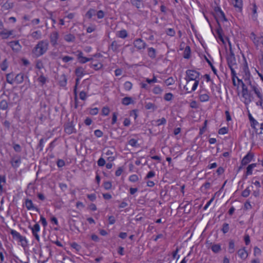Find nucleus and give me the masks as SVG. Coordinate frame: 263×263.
<instances>
[{
    "mask_svg": "<svg viewBox=\"0 0 263 263\" xmlns=\"http://www.w3.org/2000/svg\"><path fill=\"white\" fill-rule=\"evenodd\" d=\"M186 85L184 87L188 93L195 91L199 85L200 73L195 70L188 69L185 72Z\"/></svg>",
    "mask_w": 263,
    "mask_h": 263,
    "instance_id": "nucleus-1",
    "label": "nucleus"
},
{
    "mask_svg": "<svg viewBox=\"0 0 263 263\" xmlns=\"http://www.w3.org/2000/svg\"><path fill=\"white\" fill-rule=\"evenodd\" d=\"M49 42L47 40L39 41L32 50V53L36 57L45 54L48 50Z\"/></svg>",
    "mask_w": 263,
    "mask_h": 263,
    "instance_id": "nucleus-2",
    "label": "nucleus"
},
{
    "mask_svg": "<svg viewBox=\"0 0 263 263\" xmlns=\"http://www.w3.org/2000/svg\"><path fill=\"white\" fill-rule=\"evenodd\" d=\"M134 46L138 50H141L145 49L147 45L141 39H136L134 42Z\"/></svg>",
    "mask_w": 263,
    "mask_h": 263,
    "instance_id": "nucleus-3",
    "label": "nucleus"
},
{
    "mask_svg": "<svg viewBox=\"0 0 263 263\" xmlns=\"http://www.w3.org/2000/svg\"><path fill=\"white\" fill-rule=\"evenodd\" d=\"M227 62L229 67H236V61L235 55L232 51L228 55Z\"/></svg>",
    "mask_w": 263,
    "mask_h": 263,
    "instance_id": "nucleus-4",
    "label": "nucleus"
},
{
    "mask_svg": "<svg viewBox=\"0 0 263 263\" xmlns=\"http://www.w3.org/2000/svg\"><path fill=\"white\" fill-rule=\"evenodd\" d=\"M242 96L245 99L246 104L247 105L252 101L251 93L249 91L248 88L242 90Z\"/></svg>",
    "mask_w": 263,
    "mask_h": 263,
    "instance_id": "nucleus-5",
    "label": "nucleus"
},
{
    "mask_svg": "<svg viewBox=\"0 0 263 263\" xmlns=\"http://www.w3.org/2000/svg\"><path fill=\"white\" fill-rule=\"evenodd\" d=\"M64 130L66 133L68 135H70L72 133H76L77 132V130L74 128V125L72 122L67 123L65 125Z\"/></svg>",
    "mask_w": 263,
    "mask_h": 263,
    "instance_id": "nucleus-6",
    "label": "nucleus"
},
{
    "mask_svg": "<svg viewBox=\"0 0 263 263\" xmlns=\"http://www.w3.org/2000/svg\"><path fill=\"white\" fill-rule=\"evenodd\" d=\"M246 76L247 77L245 79V81L248 85L250 86L251 91H253L255 93L259 89H260V88L258 86V85L255 83H252L250 79L247 77V75Z\"/></svg>",
    "mask_w": 263,
    "mask_h": 263,
    "instance_id": "nucleus-7",
    "label": "nucleus"
},
{
    "mask_svg": "<svg viewBox=\"0 0 263 263\" xmlns=\"http://www.w3.org/2000/svg\"><path fill=\"white\" fill-rule=\"evenodd\" d=\"M29 228L31 229L32 233L33 236L35 237V239L39 241L40 239V236L37 234V232H39L40 230V227L39 224L36 223L33 227L29 226Z\"/></svg>",
    "mask_w": 263,
    "mask_h": 263,
    "instance_id": "nucleus-8",
    "label": "nucleus"
},
{
    "mask_svg": "<svg viewBox=\"0 0 263 263\" xmlns=\"http://www.w3.org/2000/svg\"><path fill=\"white\" fill-rule=\"evenodd\" d=\"M59 35L58 32L54 31L52 32L50 35V41L51 45L55 46L57 44V41L59 39Z\"/></svg>",
    "mask_w": 263,
    "mask_h": 263,
    "instance_id": "nucleus-9",
    "label": "nucleus"
},
{
    "mask_svg": "<svg viewBox=\"0 0 263 263\" xmlns=\"http://www.w3.org/2000/svg\"><path fill=\"white\" fill-rule=\"evenodd\" d=\"M217 27L216 29V33L218 36V38L219 40L224 43V39L223 38V30L222 29L219 23L218 20L217 19Z\"/></svg>",
    "mask_w": 263,
    "mask_h": 263,
    "instance_id": "nucleus-10",
    "label": "nucleus"
},
{
    "mask_svg": "<svg viewBox=\"0 0 263 263\" xmlns=\"http://www.w3.org/2000/svg\"><path fill=\"white\" fill-rule=\"evenodd\" d=\"M253 154L251 153H248L241 160V165H246L248 164L253 159Z\"/></svg>",
    "mask_w": 263,
    "mask_h": 263,
    "instance_id": "nucleus-11",
    "label": "nucleus"
},
{
    "mask_svg": "<svg viewBox=\"0 0 263 263\" xmlns=\"http://www.w3.org/2000/svg\"><path fill=\"white\" fill-rule=\"evenodd\" d=\"M25 205L28 210H34L36 211H39V209L34 206L32 200L30 199H26L25 202Z\"/></svg>",
    "mask_w": 263,
    "mask_h": 263,
    "instance_id": "nucleus-12",
    "label": "nucleus"
},
{
    "mask_svg": "<svg viewBox=\"0 0 263 263\" xmlns=\"http://www.w3.org/2000/svg\"><path fill=\"white\" fill-rule=\"evenodd\" d=\"M250 9L252 12V19L255 21L257 18V7L255 3H253L252 4V7L250 8Z\"/></svg>",
    "mask_w": 263,
    "mask_h": 263,
    "instance_id": "nucleus-13",
    "label": "nucleus"
},
{
    "mask_svg": "<svg viewBox=\"0 0 263 263\" xmlns=\"http://www.w3.org/2000/svg\"><path fill=\"white\" fill-rule=\"evenodd\" d=\"M13 30H8L7 29H4L2 31L0 32V36L2 39H7L11 35H13Z\"/></svg>",
    "mask_w": 263,
    "mask_h": 263,
    "instance_id": "nucleus-14",
    "label": "nucleus"
},
{
    "mask_svg": "<svg viewBox=\"0 0 263 263\" xmlns=\"http://www.w3.org/2000/svg\"><path fill=\"white\" fill-rule=\"evenodd\" d=\"M121 46V45L119 44L116 41H114L111 43L109 48L112 51L117 53L119 52V48Z\"/></svg>",
    "mask_w": 263,
    "mask_h": 263,
    "instance_id": "nucleus-15",
    "label": "nucleus"
},
{
    "mask_svg": "<svg viewBox=\"0 0 263 263\" xmlns=\"http://www.w3.org/2000/svg\"><path fill=\"white\" fill-rule=\"evenodd\" d=\"M17 241H18L21 246L25 248L27 247L28 242L25 237L21 236L19 233H17Z\"/></svg>",
    "mask_w": 263,
    "mask_h": 263,
    "instance_id": "nucleus-16",
    "label": "nucleus"
},
{
    "mask_svg": "<svg viewBox=\"0 0 263 263\" xmlns=\"http://www.w3.org/2000/svg\"><path fill=\"white\" fill-rule=\"evenodd\" d=\"M232 4L234 7L237 9L239 12L241 11L242 8V0H233Z\"/></svg>",
    "mask_w": 263,
    "mask_h": 263,
    "instance_id": "nucleus-17",
    "label": "nucleus"
},
{
    "mask_svg": "<svg viewBox=\"0 0 263 263\" xmlns=\"http://www.w3.org/2000/svg\"><path fill=\"white\" fill-rule=\"evenodd\" d=\"M7 81L8 83L12 84L16 80V75L13 73H10L7 74Z\"/></svg>",
    "mask_w": 263,
    "mask_h": 263,
    "instance_id": "nucleus-18",
    "label": "nucleus"
},
{
    "mask_svg": "<svg viewBox=\"0 0 263 263\" xmlns=\"http://www.w3.org/2000/svg\"><path fill=\"white\" fill-rule=\"evenodd\" d=\"M75 73L77 77L81 78L85 74V71L83 67H78L75 70Z\"/></svg>",
    "mask_w": 263,
    "mask_h": 263,
    "instance_id": "nucleus-19",
    "label": "nucleus"
},
{
    "mask_svg": "<svg viewBox=\"0 0 263 263\" xmlns=\"http://www.w3.org/2000/svg\"><path fill=\"white\" fill-rule=\"evenodd\" d=\"M12 106V103L8 104L7 101L2 100L0 102V108L2 110H6L8 108H10Z\"/></svg>",
    "mask_w": 263,
    "mask_h": 263,
    "instance_id": "nucleus-20",
    "label": "nucleus"
},
{
    "mask_svg": "<svg viewBox=\"0 0 263 263\" xmlns=\"http://www.w3.org/2000/svg\"><path fill=\"white\" fill-rule=\"evenodd\" d=\"M147 54L149 58L154 59L156 57V50L153 47L147 48Z\"/></svg>",
    "mask_w": 263,
    "mask_h": 263,
    "instance_id": "nucleus-21",
    "label": "nucleus"
},
{
    "mask_svg": "<svg viewBox=\"0 0 263 263\" xmlns=\"http://www.w3.org/2000/svg\"><path fill=\"white\" fill-rule=\"evenodd\" d=\"M237 254L238 256L242 259H245L248 257V253L245 248L239 249Z\"/></svg>",
    "mask_w": 263,
    "mask_h": 263,
    "instance_id": "nucleus-22",
    "label": "nucleus"
},
{
    "mask_svg": "<svg viewBox=\"0 0 263 263\" xmlns=\"http://www.w3.org/2000/svg\"><path fill=\"white\" fill-rule=\"evenodd\" d=\"M30 36L34 40H39L42 37V33L40 30L33 31L30 34Z\"/></svg>",
    "mask_w": 263,
    "mask_h": 263,
    "instance_id": "nucleus-23",
    "label": "nucleus"
},
{
    "mask_svg": "<svg viewBox=\"0 0 263 263\" xmlns=\"http://www.w3.org/2000/svg\"><path fill=\"white\" fill-rule=\"evenodd\" d=\"M134 101L131 97H126L122 99V103L124 105H128L133 103Z\"/></svg>",
    "mask_w": 263,
    "mask_h": 263,
    "instance_id": "nucleus-24",
    "label": "nucleus"
},
{
    "mask_svg": "<svg viewBox=\"0 0 263 263\" xmlns=\"http://www.w3.org/2000/svg\"><path fill=\"white\" fill-rule=\"evenodd\" d=\"M64 39L67 42H73L75 41L76 37L74 35L69 33L66 34L64 36Z\"/></svg>",
    "mask_w": 263,
    "mask_h": 263,
    "instance_id": "nucleus-25",
    "label": "nucleus"
},
{
    "mask_svg": "<svg viewBox=\"0 0 263 263\" xmlns=\"http://www.w3.org/2000/svg\"><path fill=\"white\" fill-rule=\"evenodd\" d=\"M117 36L122 39H125L128 36V33L126 30H122L118 31L117 33Z\"/></svg>",
    "mask_w": 263,
    "mask_h": 263,
    "instance_id": "nucleus-26",
    "label": "nucleus"
},
{
    "mask_svg": "<svg viewBox=\"0 0 263 263\" xmlns=\"http://www.w3.org/2000/svg\"><path fill=\"white\" fill-rule=\"evenodd\" d=\"M191 55V48L189 46H187L185 47L184 53H183V58L186 59H188L190 58Z\"/></svg>",
    "mask_w": 263,
    "mask_h": 263,
    "instance_id": "nucleus-27",
    "label": "nucleus"
},
{
    "mask_svg": "<svg viewBox=\"0 0 263 263\" xmlns=\"http://www.w3.org/2000/svg\"><path fill=\"white\" fill-rule=\"evenodd\" d=\"M256 163H252L249 165L247 168L246 175H250L252 174V170L256 166Z\"/></svg>",
    "mask_w": 263,
    "mask_h": 263,
    "instance_id": "nucleus-28",
    "label": "nucleus"
},
{
    "mask_svg": "<svg viewBox=\"0 0 263 263\" xmlns=\"http://www.w3.org/2000/svg\"><path fill=\"white\" fill-rule=\"evenodd\" d=\"M210 97L208 93H200L199 95V99L201 102H206L209 100Z\"/></svg>",
    "mask_w": 263,
    "mask_h": 263,
    "instance_id": "nucleus-29",
    "label": "nucleus"
},
{
    "mask_svg": "<svg viewBox=\"0 0 263 263\" xmlns=\"http://www.w3.org/2000/svg\"><path fill=\"white\" fill-rule=\"evenodd\" d=\"M153 92L155 95H161L163 89L159 86H156L152 90Z\"/></svg>",
    "mask_w": 263,
    "mask_h": 263,
    "instance_id": "nucleus-30",
    "label": "nucleus"
},
{
    "mask_svg": "<svg viewBox=\"0 0 263 263\" xmlns=\"http://www.w3.org/2000/svg\"><path fill=\"white\" fill-rule=\"evenodd\" d=\"M212 251L215 253L219 252L221 250V246L219 244H215L211 247Z\"/></svg>",
    "mask_w": 263,
    "mask_h": 263,
    "instance_id": "nucleus-31",
    "label": "nucleus"
},
{
    "mask_svg": "<svg viewBox=\"0 0 263 263\" xmlns=\"http://www.w3.org/2000/svg\"><path fill=\"white\" fill-rule=\"evenodd\" d=\"M235 245L234 241L233 240H231L229 242V252L230 253H233L234 252L235 249Z\"/></svg>",
    "mask_w": 263,
    "mask_h": 263,
    "instance_id": "nucleus-32",
    "label": "nucleus"
},
{
    "mask_svg": "<svg viewBox=\"0 0 263 263\" xmlns=\"http://www.w3.org/2000/svg\"><path fill=\"white\" fill-rule=\"evenodd\" d=\"M145 107L146 109H152L153 110H155L157 108L155 104L151 102L146 103Z\"/></svg>",
    "mask_w": 263,
    "mask_h": 263,
    "instance_id": "nucleus-33",
    "label": "nucleus"
},
{
    "mask_svg": "<svg viewBox=\"0 0 263 263\" xmlns=\"http://www.w3.org/2000/svg\"><path fill=\"white\" fill-rule=\"evenodd\" d=\"M249 119L251 122V126L252 127H255V125L258 124L257 121L253 118L250 113L249 114Z\"/></svg>",
    "mask_w": 263,
    "mask_h": 263,
    "instance_id": "nucleus-34",
    "label": "nucleus"
},
{
    "mask_svg": "<svg viewBox=\"0 0 263 263\" xmlns=\"http://www.w3.org/2000/svg\"><path fill=\"white\" fill-rule=\"evenodd\" d=\"M216 16L219 19H221L223 21H226V22L228 21V20L226 18L225 14H224V12L222 11V10L219 13H218L217 14H216Z\"/></svg>",
    "mask_w": 263,
    "mask_h": 263,
    "instance_id": "nucleus-35",
    "label": "nucleus"
},
{
    "mask_svg": "<svg viewBox=\"0 0 263 263\" xmlns=\"http://www.w3.org/2000/svg\"><path fill=\"white\" fill-rule=\"evenodd\" d=\"M132 87L133 84L129 81H126L124 84V88L127 91L130 90L132 88Z\"/></svg>",
    "mask_w": 263,
    "mask_h": 263,
    "instance_id": "nucleus-36",
    "label": "nucleus"
},
{
    "mask_svg": "<svg viewBox=\"0 0 263 263\" xmlns=\"http://www.w3.org/2000/svg\"><path fill=\"white\" fill-rule=\"evenodd\" d=\"M157 123V126H160L161 125H165L166 123V120L165 118H162L161 119H158L156 121Z\"/></svg>",
    "mask_w": 263,
    "mask_h": 263,
    "instance_id": "nucleus-37",
    "label": "nucleus"
},
{
    "mask_svg": "<svg viewBox=\"0 0 263 263\" xmlns=\"http://www.w3.org/2000/svg\"><path fill=\"white\" fill-rule=\"evenodd\" d=\"M130 3L133 6H135L138 9L140 8V6H141V1L140 0H130Z\"/></svg>",
    "mask_w": 263,
    "mask_h": 263,
    "instance_id": "nucleus-38",
    "label": "nucleus"
},
{
    "mask_svg": "<svg viewBox=\"0 0 263 263\" xmlns=\"http://www.w3.org/2000/svg\"><path fill=\"white\" fill-rule=\"evenodd\" d=\"M0 67L3 71H5L8 67L7 59H5L0 64Z\"/></svg>",
    "mask_w": 263,
    "mask_h": 263,
    "instance_id": "nucleus-39",
    "label": "nucleus"
},
{
    "mask_svg": "<svg viewBox=\"0 0 263 263\" xmlns=\"http://www.w3.org/2000/svg\"><path fill=\"white\" fill-rule=\"evenodd\" d=\"M229 225L227 223H224L222 225L221 231L224 234L228 233L229 231Z\"/></svg>",
    "mask_w": 263,
    "mask_h": 263,
    "instance_id": "nucleus-40",
    "label": "nucleus"
},
{
    "mask_svg": "<svg viewBox=\"0 0 263 263\" xmlns=\"http://www.w3.org/2000/svg\"><path fill=\"white\" fill-rule=\"evenodd\" d=\"M96 10L93 9H90L86 13V15L91 18L93 15L95 14Z\"/></svg>",
    "mask_w": 263,
    "mask_h": 263,
    "instance_id": "nucleus-41",
    "label": "nucleus"
},
{
    "mask_svg": "<svg viewBox=\"0 0 263 263\" xmlns=\"http://www.w3.org/2000/svg\"><path fill=\"white\" fill-rule=\"evenodd\" d=\"M165 32L167 35L174 36L175 34V31L173 28H168L166 30Z\"/></svg>",
    "mask_w": 263,
    "mask_h": 263,
    "instance_id": "nucleus-42",
    "label": "nucleus"
},
{
    "mask_svg": "<svg viewBox=\"0 0 263 263\" xmlns=\"http://www.w3.org/2000/svg\"><path fill=\"white\" fill-rule=\"evenodd\" d=\"M102 64L100 63H91L90 65V67L93 68L95 70H99L102 67Z\"/></svg>",
    "mask_w": 263,
    "mask_h": 263,
    "instance_id": "nucleus-43",
    "label": "nucleus"
},
{
    "mask_svg": "<svg viewBox=\"0 0 263 263\" xmlns=\"http://www.w3.org/2000/svg\"><path fill=\"white\" fill-rule=\"evenodd\" d=\"M250 192L251 191L249 189V187H248L244 191H242L241 195L243 197H247L250 195Z\"/></svg>",
    "mask_w": 263,
    "mask_h": 263,
    "instance_id": "nucleus-44",
    "label": "nucleus"
},
{
    "mask_svg": "<svg viewBox=\"0 0 263 263\" xmlns=\"http://www.w3.org/2000/svg\"><path fill=\"white\" fill-rule=\"evenodd\" d=\"M92 60V58H88L83 57L79 60V62L82 64H84L87 62L91 61Z\"/></svg>",
    "mask_w": 263,
    "mask_h": 263,
    "instance_id": "nucleus-45",
    "label": "nucleus"
},
{
    "mask_svg": "<svg viewBox=\"0 0 263 263\" xmlns=\"http://www.w3.org/2000/svg\"><path fill=\"white\" fill-rule=\"evenodd\" d=\"M103 186L106 190H110L112 187V184L110 181H106L103 183Z\"/></svg>",
    "mask_w": 263,
    "mask_h": 263,
    "instance_id": "nucleus-46",
    "label": "nucleus"
},
{
    "mask_svg": "<svg viewBox=\"0 0 263 263\" xmlns=\"http://www.w3.org/2000/svg\"><path fill=\"white\" fill-rule=\"evenodd\" d=\"M174 82L175 81L172 77H170L165 81V83L167 86L173 85Z\"/></svg>",
    "mask_w": 263,
    "mask_h": 263,
    "instance_id": "nucleus-47",
    "label": "nucleus"
},
{
    "mask_svg": "<svg viewBox=\"0 0 263 263\" xmlns=\"http://www.w3.org/2000/svg\"><path fill=\"white\" fill-rule=\"evenodd\" d=\"M71 247L77 252H79L81 249V247L76 242H72L71 244Z\"/></svg>",
    "mask_w": 263,
    "mask_h": 263,
    "instance_id": "nucleus-48",
    "label": "nucleus"
},
{
    "mask_svg": "<svg viewBox=\"0 0 263 263\" xmlns=\"http://www.w3.org/2000/svg\"><path fill=\"white\" fill-rule=\"evenodd\" d=\"M173 97V95L172 93H170V92L167 93L164 95V99L165 101H170L172 100Z\"/></svg>",
    "mask_w": 263,
    "mask_h": 263,
    "instance_id": "nucleus-49",
    "label": "nucleus"
},
{
    "mask_svg": "<svg viewBox=\"0 0 263 263\" xmlns=\"http://www.w3.org/2000/svg\"><path fill=\"white\" fill-rule=\"evenodd\" d=\"M139 178L137 175H132L129 176V180L132 182H136L138 181Z\"/></svg>",
    "mask_w": 263,
    "mask_h": 263,
    "instance_id": "nucleus-50",
    "label": "nucleus"
},
{
    "mask_svg": "<svg viewBox=\"0 0 263 263\" xmlns=\"http://www.w3.org/2000/svg\"><path fill=\"white\" fill-rule=\"evenodd\" d=\"M137 143V140L135 139H131L128 141L129 144L133 147H137L138 145Z\"/></svg>",
    "mask_w": 263,
    "mask_h": 263,
    "instance_id": "nucleus-51",
    "label": "nucleus"
},
{
    "mask_svg": "<svg viewBox=\"0 0 263 263\" xmlns=\"http://www.w3.org/2000/svg\"><path fill=\"white\" fill-rule=\"evenodd\" d=\"M7 232L11 233L13 238L16 237V231L15 230L8 227Z\"/></svg>",
    "mask_w": 263,
    "mask_h": 263,
    "instance_id": "nucleus-52",
    "label": "nucleus"
},
{
    "mask_svg": "<svg viewBox=\"0 0 263 263\" xmlns=\"http://www.w3.org/2000/svg\"><path fill=\"white\" fill-rule=\"evenodd\" d=\"M43 64L42 61L37 60L36 62L35 67L39 69H41L43 68Z\"/></svg>",
    "mask_w": 263,
    "mask_h": 263,
    "instance_id": "nucleus-53",
    "label": "nucleus"
},
{
    "mask_svg": "<svg viewBox=\"0 0 263 263\" xmlns=\"http://www.w3.org/2000/svg\"><path fill=\"white\" fill-rule=\"evenodd\" d=\"M102 115L107 116L109 113V109L108 107H104L102 109Z\"/></svg>",
    "mask_w": 263,
    "mask_h": 263,
    "instance_id": "nucleus-54",
    "label": "nucleus"
},
{
    "mask_svg": "<svg viewBox=\"0 0 263 263\" xmlns=\"http://www.w3.org/2000/svg\"><path fill=\"white\" fill-rule=\"evenodd\" d=\"M62 61L65 63H67L70 61H72L73 60V58L69 56H64L62 58Z\"/></svg>",
    "mask_w": 263,
    "mask_h": 263,
    "instance_id": "nucleus-55",
    "label": "nucleus"
},
{
    "mask_svg": "<svg viewBox=\"0 0 263 263\" xmlns=\"http://www.w3.org/2000/svg\"><path fill=\"white\" fill-rule=\"evenodd\" d=\"M157 81H158L157 79L155 76H153V78L152 79H149L148 78H147L146 79V82L148 84H151L153 83H156V82H157Z\"/></svg>",
    "mask_w": 263,
    "mask_h": 263,
    "instance_id": "nucleus-56",
    "label": "nucleus"
},
{
    "mask_svg": "<svg viewBox=\"0 0 263 263\" xmlns=\"http://www.w3.org/2000/svg\"><path fill=\"white\" fill-rule=\"evenodd\" d=\"M97 163L99 166H103L105 164V160L104 158L101 157L98 160Z\"/></svg>",
    "mask_w": 263,
    "mask_h": 263,
    "instance_id": "nucleus-57",
    "label": "nucleus"
},
{
    "mask_svg": "<svg viewBox=\"0 0 263 263\" xmlns=\"http://www.w3.org/2000/svg\"><path fill=\"white\" fill-rule=\"evenodd\" d=\"M228 129L227 127H222L219 129L218 134L220 135H224L228 133Z\"/></svg>",
    "mask_w": 263,
    "mask_h": 263,
    "instance_id": "nucleus-58",
    "label": "nucleus"
},
{
    "mask_svg": "<svg viewBox=\"0 0 263 263\" xmlns=\"http://www.w3.org/2000/svg\"><path fill=\"white\" fill-rule=\"evenodd\" d=\"M57 164L59 167H62L65 165V161L62 159H58Z\"/></svg>",
    "mask_w": 263,
    "mask_h": 263,
    "instance_id": "nucleus-59",
    "label": "nucleus"
},
{
    "mask_svg": "<svg viewBox=\"0 0 263 263\" xmlns=\"http://www.w3.org/2000/svg\"><path fill=\"white\" fill-rule=\"evenodd\" d=\"M94 134L97 137L100 138L103 136V132L99 129H97L95 130Z\"/></svg>",
    "mask_w": 263,
    "mask_h": 263,
    "instance_id": "nucleus-60",
    "label": "nucleus"
},
{
    "mask_svg": "<svg viewBox=\"0 0 263 263\" xmlns=\"http://www.w3.org/2000/svg\"><path fill=\"white\" fill-rule=\"evenodd\" d=\"M117 115H118V114L117 112H115L112 114L111 124L113 125L116 123L117 120Z\"/></svg>",
    "mask_w": 263,
    "mask_h": 263,
    "instance_id": "nucleus-61",
    "label": "nucleus"
},
{
    "mask_svg": "<svg viewBox=\"0 0 263 263\" xmlns=\"http://www.w3.org/2000/svg\"><path fill=\"white\" fill-rule=\"evenodd\" d=\"M38 81L42 83L43 84H45L46 82V78L43 76V74H41L38 78Z\"/></svg>",
    "mask_w": 263,
    "mask_h": 263,
    "instance_id": "nucleus-62",
    "label": "nucleus"
},
{
    "mask_svg": "<svg viewBox=\"0 0 263 263\" xmlns=\"http://www.w3.org/2000/svg\"><path fill=\"white\" fill-rule=\"evenodd\" d=\"M80 98L82 100H85L86 99V93L85 91H82L80 92Z\"/></svg>",
    "mask_w": 263,
    "mask_h": 263,
    "instance_id": "nucleus-63",
    "label": "nucleus"
},
{
    "mask_svg": "<svg viewBox=\"0 0 263 263\" xmlns=\"http://www.w3.org/2000/svg\"><path fill=\"white\" fill-rule=\"evenodd\" d=\"M97 17L98 18L101 19L104 17V13L102 10H99L97 13Z\"/></svg>",
    "mask_w": 263,
    "mask_h": 263,
    "instance_id": "nucleus-64",
    "label": "nucleus"
}]
</instances>
